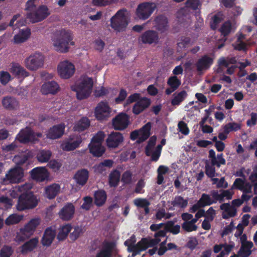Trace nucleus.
I'll use <instances>...</instances> for the list:
<instances>
[{
  "label": "nucleus",
  "mask_w": 257,
  "mask_h": 257,
  "mask_svg": "<svg viewBox=\"0 0 257 257\" xmlns=\"http://www.w3.org/2000/svg\"><path fill=\"white\" fill-rule=\"evenodd\" d=\"M180 229L179 225H175L172 221H169L165 225V230H161L156 233L155 238L153 239H142L140 241L136 244V240L134 236H132L126 240L124 244L127 246L128 251L132 252V256H135L141 251L145 250L149 247L153 246L158 244L161 241L160 237H164L167 231L176 234Z\"/></svg>",
  "instance_id": "f257e3e1"
},
{
  "label": "nucleus",
  "mask_w": 257,
  "mask_h": 257,
  "mask_svg": "<svg viewBox=\"0 0 257 257\" xmlns=\"http://www.w3.org/2000/svg\"><path fill=\"white\" fill-rule=\"evenodd\" d=\"M51 42L54 49L58 52L62 53L68 52L70 46L75 44L71 31L63 29L57 30L53 34Z\"/></svg>",
  "instance_id": "f03ea898"
},
{
  "label": "nucleus",
  "mask_w": 257,
  "mask_h": 257,
  "mask_svg": "<svg viewBox=\"0 0 257 257\" xmlns=\"http://www.w3.org/2000/svg\"><path fill=\"white\" fill-rule=\"evenodd\" d=\"M94 80L87 76L80 77L75 84L71 86V90L76 92L78 99L83 100L87 98L92 91Z\"/></svg>",
  "instance_id": "7ed1b4c3"
},
{
  "label": "nucleus",
  "mask_w": 257,
  "mask_h": 257,
  "mask_svg": "<svg viewBox=\"0 0 257 257\" xmlns=\"http://www.w3.org/2000/svg\"><path fill=\"white\" fill-rule=\"evenodd\" d=\"M42 223L41 219L39 217L31 218L17 233L16 240L23 241L29 238L36 231Z\"/></svg>",
  "instance_id": "20e7f679"
},
{
  "label": "nucleus",
  "mask_w": 257,
  "mask_h": 257,
  "mask_svg": "<svg viewBox=\"0 0 257 257\" xmlns=\"http://www.w3.org/2000/svg\"><path fill=\"white\" fill-rule=\"evenodd\" d=\"M39 199L32 192L28 190L24 193L19 198L16 207L19 211L31 209L36 207Z\"/></svg>",
  "instance_id": "39448f33"
},
{
  "label": "nucleus",
  "mask_w": 257,
  "mask_h": 257,
  "mask_svg": "<svg viewBox=\"0 0 257 257\" xmlns=\"http://www.w3.org/2000/svg\"><path fill=\"white\" fill-rule=\"evenodd\" d=\"M131 15L125 10L118 11L111 19V27L117 32L125 30L128 25Z\"/></svg>",
  "instance_id": "423d86ee"
},
{
  "label": "nucleus",
  "mask_w": 257,
  "mask_h": 257,
  "mask_svg": "<svg viewBox=\"0 0 257 257\" xmlns=\"http://www.w3.org/2000/svg\"><path fill=\"white\" fill-rule=\"evenodd\" d=\"M104 137V133L99 132L92 138L88 147L90 153L94 156L100 157L104 153L105 148L102 145Z\"/></svg>",
  "instance_id": "0eeeda50"
},
{
  "label": "nucleus",
  "mask_w": 257,
  "mask_h": 257,
  "mask_svg": "<svg viewBox=\"0 0 257 257\" xmlns=\"http://www.w3.org/2000/svg\"><path fill=\"white\" fill-rule=\"evenodd\" d=\"M57 70L58 74L61 78L68 79L74 75L76 69L71 61L65 59L58 63Z\"/></svg>",
  "instance_id": "6e6552de"
},
{
  "label": "nucleus",
  "mask_w": 257,
  "mask_h": 257,
  "mask_svg": "<svg viewBox=\"0 0 257 257\" xmlns=\"http://www.w3.org/2000/svg\"><path fill=\"white\" fill-rule=\"evenodd\" d=\"M157 8L155 3L144 2L139 4L136 10L135 15L137 19L145 20L148 19Z\"/></svg>",
  "instance_id": "1a4fd4ad"
},
{
  "label": "nucleus",
  "mask_w": 257,
  "mask_h": 257,
  "mask_svg": "<svg viewBox=\"0 0 257 257\" xmlns=\"http://www.w3.org/2000/svg\"><path fill=\"white\" fill-rule=\"evenodd\" d=\"M24 171L21 167H18L10 169L2 179V183H19L23 181Z\"/></svg>",
  "instance_id": "9d476101"
},
{
  "label": "nucleus",
  "mask_w": 257,
  "mask_h": 257,
  "mask_svg": "<svg viewBox=\"0 0 257 257\" xmlns=\"http://www.w3.org/2000/svg\"><path fill=\"white\" fill-rule=\"evenodd\" d=\"M44 56L41 53L36 52L30 55L25 60L27 68L31 70H36L44 65Z\"/></svg>",
  "instance_id": "9b49d317"
},
{
  "label": "nucleus",
  "mask_w": 257,
  "mask_h": 257,
  "mask_svg": "<svg viewBox=\"0 0 257 257\" xmlns=\"http://www.w3.org/2000/svg\"><path fill=\"white\" fill-rule=\"evenodd\" d=\"M42 137L40 133H34L30 128L26 127L21 131L16 139L21 143L34 142Z\"/></svg>",
  "instance_id": "f8f14e48"
},
{
  "label": "nucleus",
  "mask_w": 257,
  "mask_h": 257,
  "mask_svg": "<svg viewBox=\"0 0 257 257\" xmlns=\"http://www.w3.org/2000/svg\"><path fill=\"white\" fill-rule=\"evenodd\" d=\"M138 41L142 44L157 45L159 43L160 38L157 31L148 30L139 37Z\"/></svg>",
  "instance_id": "ddd939ff"
},
{
  "label": "nucleus",
  "mask_w": 257,
  "mask_h": 257,
  "mask_svg": "<svg viewBox=\"0 0 257 257\" xmlns=\"http://www.w3.org/2000/svg\"><path fill=\"white\" fill-rule=\"evenodd\" d=\"M82 142V140L80 136L72 135L62 143L61 148L64 151H72L78 148Z\"/></svg>",
  "instance_id": "4468645a"
},
{
  "label": "nucleus",
  "mask_w": 257,
  "mask_h": 257,
  "mask_svg": "<svg viewBox=\"0 0 257 257\" xmlns=\"http://www.w3.org/2000/svg\"><path fill=\"white\" fill-rule=\"evenodd\" d=\"M111 111L107 102L101 101L95 108L94 115L98 120H104L110 116Z\"/></svg>",
  "instance_id": "2eb2a0df"
},
{
  "label": "nucleus",
  "mask_w": 257,
  "mask_h": 257,
  "mask_svg": "<svg viewBox=\"0 0 257 257\" xmlns=\"http://www.w3.org/2000/svg\"><path fill=\"white\" fill-rule=\"evenodd\" d=\"M151 122H148L139 130H135L131 134V139L135 140L138 139L140 142L147 140L151 135Z\"/></svg>",
  "instance_id": "dca6fc26"
},
{
  "label": "nucleus",
  "mask_w": 257,
  "mask_h": 257,
  "mask_svg": "<svg viewBox=\"0 0 257 257\" xmlns=\"http://www.w3.org/2000/svg\"><path fill=\"white\" fill-rule=\"evenodd\" d=\"M130 123V117L124 113H120L112 119V125L115 130H123Z\"/></svg>",
  "instance_id": "f3484780"
},
{
  "label": "nucleus",
  "mask_w": 257,
  "mask_h": 257,
  "mask_svg": "<svg viewBox=\"0 0 257 257\" xmlns=\"http://www.w3.org/2000/svg\"><path fill=\"white\" fill-rule=\"evenodd\" d=\"M50 14L48 8L43 6L40 7L35 13L28 14L27 18L32 23H36L42 21Z\"/></svg>",
  "instance_id": "a211bd4d"
},
{
  "label": "nucleus",
  "mask_w": 257,
  "mask_h": 257,
  "mask_svg": "<svg viewBox=\"0 0 257 257\" xmlns=\"http://www.w3.org/2000/svg\"><path fill=\"white\" fill-rule=\"evenodd\" d=\"M181 216L184 220L182 225L183 230L187 232H191L197 230V226L195 224L197 219H194L192 214L184 213L182 214Z\"/></svg>",
  "instance_id": "6ab92c4d"
},
{
  "label": "nucleus",
  "mask_w": 257,
  "mask_h": 257,
  "mask_svg": "<svg viewBox=\"0 0 257 257\" xmlns=\"http://www.w3.org/2000/svg\"><path fill=\"white\" fill-rule=\"evenodd\" d=\"M31 177L38 182L47 180L49 178V173L44 167H36L31 171Z\"/></svg>",
  "instance_id": "aec40b11"
},
{
  "label": "nucleus",
  "mask_w": 257,
  "mask_h": 257,
  "mask_svg": "<svg viewBox=\"0 0 257 257\" xmlns=\"http://www.w3.org/2000/svg\"><path fill=\"white\" fill-rule=\"evenodd\" d=\"M122 135L118 132L111 133L106 139L107 146L110 149L117 148L123 142Z\"/></svg>",
  "instance_id": "412c9836"
},
{
  "label": "nucleus",
  "mask_w": 257,
  "mask_h": 257,
  "mask_svg": "<svg viewBox=\"0 0 257 257\" xmlns=\"http://www.w3.org/2000/svg\"><path fill=\"white\" fill-rule=\"evenodd\" d=\"M65 128V125L64 123L54 125L48 131L47 137L52 140L59 139L64 135Z\"/></svg>",
  "instance_id": "4be33fe9"
},
{
  "label": "nucleus",
  "mask_w": 257,
  "mask_h": 257,
  "mask_svg": "<svg viewBox=\"0 0 257 257\" xmlns=\"http://www.w3.org/2000/svg\"><path fill=\"white\" fill-rule=\"evenodd\" d=\"M241 247L238 251L240 257H248L251 253L250 249L253 246L251 242L246 241V235L243 234L240 237Z\"/></svg>",
  "instance_id": "5701e85b"
},
{
  "label": "nucleus",
  "mask_w": 257,
  "mask_h": 257,
  "mask_svg": "<svg viewBox=\"0 0 257 257\" xmlns=\"http://www.w3.org/2000/svg\"><path fill=\"white\" fill-rule=\"evenodd\" d=\"M32 187L33 184L31 183H26L22 185L16 186L10 190V195L13 198H16L19 196L20 197L24 193L30 190Z\"/></svg>",
  "instance_id": "b1692460"
},
{
  "label": "nucleus",
  "mask_w": 257,
  "mask_h": 257,
  "mask_svg": "<svg viewBox=\"0 0 257 257\" xmlns=\"http://www.w3.org/2000/svg\"><path fill=\"white\" fill-rule=\"evenodd\" d=\"M154 27L160 33H165L168 29L167 18L164 16L156 17L154 20Z\"/></svg>",
  "instance_id": "393cba45"
},
{
  "label": "nucleus",
  "mask_w": 257,
  "mask_h": 257,
  "mask_svg": "<svg viewBox=\"0 0 257 257\" xmlns=\"http://www.w3.org/2000/svg\"><path fill=\"white\" fill-rule=\"evenodd\" d=\"M74 212V206L71 203H68L61 209L59 217L64 220H69L72 218Z\"/></svg>",
  "instance_id": "a878e982"
},
{
  "label": "nucleus",
  "mask_w": 257,
  "mask_h": 257,
  "mask_svg": "<svg viewBox=\"0 0 257 257\" xmlns=\"http://www.w3.org/2000/svg\"><path fill=\"white\" fill-rule=\"evenodd\" d=\"M150 104V100L146 98L143 97L136 102L133 108V112L137 115L143 111Z\"/></svg>",
  "instance_id": "bb28decb"
},
{
  "label": "nucleus",
  "mask_w": 257,
  "mask_h": 257,
  "mask_svg": "<svg viewBox=\"0 0 257 257\" xmlns=\"http://www.w3.org/2000/svg\"><path fill=\"white\" fill-rule=\"evenodd\" d=\"M39 243L38 237H33L26 241L20 247V251L23 254H26L36 248Z\"/></svg>",
  "instance_id": "cd10ccee"
},
{
  "label": "nucleus",
  "mask_w": 257,
  "mask_h": 257,
  "mask_svg": "<svg viewBox=\"0 0 257 257\" xmlns=\"http://www.w3.org/2000/svg\"><path fill=\"white\" fill-rule=\"evenodd\" d=\"M213 59L207 56H204L200 58L196 64L197 70L202 72L208 69L212 64Z\"/></svg>",
  "instance_id": "c85d7f7f"
},
{
  "label": "nucleus",
  "mask_w": 257,
  "mask_h": 257,
  "mask_svg": "<svg viewBox=\"0 0 257 257\" xmlns=\"http://www.w3.org/2000/svg\"><path fill=\"white\" fill-rule=\"evenodd\" d=\"M222 217L228 219L235 216L236 214V209L229 203H223L220 205Z\"/></svg>",
  "instance_id": "c756f323"
},
{
  "label": "nucleus",
  "mask_w": 257,
  "mask_h": 257,
  "mask_svg": "<svg viewBox=\"0 0 257 257\" xmlns=\"http://www.w3.org/2000/svg\"><path fill=\"white\" fill-rule=\"evenodd\" d=\"M89 176V172L86 169L78 170L75 174L74 179L79 185L83 186L87 182Z\"/></svg>",
  "instance_id": "7c9ffc66"
},
{
  "label": "nucleus",
  "mask_w": 257,
  "mask_h": 257,
  "mask_svg": "<svg viewBox=\"0 0 257 257\" xmlns=\"http://www.w3.org/2000/svg\"><path fill=\"white\" fill-rule=\"evenodd\" d=\"M234 246V244H216L213 247V251L215 253H218L221 250L217 257H226Z\"/></svg>",
  "instance_id": "2f4dec72"
},
{
  "label": "nucleus",
  "mask_w": 257,
  "mask_h": 257,
  "mask_svg": "<svg viewBox=\"0 0 257 257\" xmlns=\"http://www.w3.org/2000/svg\"><path fill=\"white\" fill-rule=\"evenodd\" d=\"M59 90V86L55 81H49L45 83L42 86L41 91L43 94H54Z\"/></svg>",
  "instance_id": "473e14b6"
},
{
  "label": "nucleus",
  "mask_w": 257,
  "mask_h": 257,
  "mask_svg": "<svg viewBox=\"0 0 257 257\" xmlns=\"http://www.w3.org/2000/svg\"><path fill=\"white\" fill-rule=\"evenodd\" d=\"M233 188H237L243 193H250L251 191V186L246 183L243 178H237L232 186Z\"/></svg>",
  "instance_id": "72a5a7b5"
},
{
  "label": "nucleus",
  "mask_w": 257,
  "mask_h": 257,
  "mask_svg": "<svg viewBox=\"0 0 257 257\" xmlns=\"http://www.w3.org/2000/svg\"><path fill=\"white\" fill-rule=\"evenodd\" d=\"M61 187L58 184H53L45 188V196L49 199H53L60 192Z\"/></svg>",
  "instance_id": "f704fd0d"
},
{
  "label": "nucleus",
  "mask_w": 257,
  "mask_h": 257,
  "mask_svg": "<svg viewBox=\"0 0 257 257\" xmlns=\"http://www.w3.org/2000/svg\"><path fill=\"white\" fill-rule=\"evenodd\" d=\"M56 236L55 231L51 228L46 229L42 239V243L44 246H49L52 243Z\"/></svg>",
  "instance_id": "c9c22d12"
},
{
  "label": "nucleus",
  "mask_w": 257,
  "mask_h": 257,
  "mask_svg": "<svg viewBox=\"0 0 257 257\" xmlns=\"http://www.w3.org/2000/svg\"><path fill=\"white\" fill-rule=\"evenodd\" d=\"M31 35L30 30L28 28L21 29L19 33L15 35L14 38V42L19 44L25 42L28 39Z\"/></svg>",
  "instance_id": "e433bc0d"
},
{
  "label": "nucleus",
  "mask_w": 257,
  "mask_h": 257,
  "mask_svg": "<svg viewBox=\"0 0 257 257\" xmlns=\"http://www.w3.org/2000/svg\"><path fill=\"white\" fill-rule=\"evenodd\" d=\"M209 158L213 166L216 165L219 167L220 165L225 164V160L223 158L222 154L216 156L215 152L213 150H210L209 151Z\"/></svg>",
  "instance_id": "4c0bfd02"
},
{
  "label": "nucleus",
  "mask_w": 257,
  "mask_h": 257,
  "mask_svg": "<svg viewBox=\"0 0 257 257\" xmlns=\"http://www.w3.org/2000/svg\"><path fill=\"white\" fill-rule=\"evenodd\" d=\"M89 125V120L84 117L75 122L73 129L75 132H81L87 129Z\"/></svg>",
  "instance_id": "58836bf2"
},
{
  "label": "nucleus",
  "mask_w": 257,
  "mask_h": 257,
  "mask_svg": "<svg viewBox=\"0 0 257 257\" xmlns=\"http://www.w3.org/2000/svg\"><path fill=\"white\" fill-rule=\"evenodd\" d=\"M233 192L232 190H221L219 192H213V196L220 201L231 199Z\"/></svg>",
  "instance_id": "ea45409f"
},
{
  "label": "nucleus",
  "mask_w": 257,
  "mask_h": 257,
  "mask_svg": "<svg viewBox=\"0 0 257 257\" xmlns=\"http://www.w3.org/2000/svg\"><path fill=\"white\" fill-rule=\"evenodd\" d=\"M107 195L104 190H98L94 194V202L98 206L103 205L106 200Z\"/></svg>",
  "instance_id": "a19ab883"
},
{
  "label": "nucleus",
  "mask_w": 257,
  "mask_h": 257,
  "mask_svg": "<svg viewBox=\"0 0 257 257\" xmlns=\"http://www.w3.org/2000/svg\"><path fill=\"white\" fill-rule=\"evenodd\" d=\"M166 239L162 241L159 246V248L157 247H154L152 249L148 250V252L150 255H153L155 253H157L159 255H163L167 250V248L166 245Z\"/></svg>",
  "instance_id": "79ce46f5"
},
{
  "label": "nucleus",
  "mask_w": 257,
  "mask_h": 257,
  "mask_svg": "<svg viewBox=\"0 0 257 257\" xmlns=\"http://www.w3.org/2000/svg\"><path fill=\"white\" fill-rule=\"evenodd\" d=\"M3 106L9 109H14L18 106V101L14 98L6 97L2 100Z\"/></svg>",
  "instance_id": "37998d69"
},
{
  "label": "nucleus",
  "mask_w": 257,
  "mask_h": 257,
  "mask_svg": "<svg viewBox=\"0 0 257 257\" xmlns=\"http://www.w3.org/2000/svg\"><path fill=\"white\" fill-rule=\"evenodd\" d=\"M33 156V153L28 151L16 156L14 158V161L16 164L21 165L24 163L29 158L32 157Z\"/></svg>",
  "instance_id": "c03bdc74"
},
{
  "label": "nucleus",
  "mask_w": 257,
  "mask_h": 257,
  "mask_svg": "<svg viewBox=\"0 0 257 257\" xmlns=\"http://www.w3.org/2000/svg\"><path fill=\"white\" fill-rule=\"evenodd\" d=\"M120 173L117 170L112 171L109 175V184L111 187L117 186L120 180Z\"/></svg>",
  "instance_id": "a18cd8bd"
},
{
  "label": "nucleus",
  "mask_w": 257,
  "mask_h": 257,
  "mask_svg": "<svg viewBox=\"0 0 257 257\" xmlns=\"http://www.w3.org/2000/svg\"><path fill=\"white\" fill-rule=\"evenodd\" d=\"M52 156V153L49 150H41L37 155L38 161L40 163H46L49 161Z\"/></svg>",
  "instance_id": "49530a36"
},
{
  "label": "nucleus",
  "mask_w": 257,
  "mask_h": 257,
  "mask_svg": "<svg viewBox=\"0 0 257 257\" xmlns=\"http://www.w3.org/2000/svg\"><path fill=\"white\" fill-rule=\"evenodd\" d=\"M26 21L20 15L14 16L11 20L9 25L11 27L16 26L17 28L25 25Z\"/></svg>",
  "instance_id": "de8ad7c7"
},
{
  "label": "nucleus",
  "mask_w": 257,
  "mask_h": 257,
  "mask_svg": "<svg viewBox=\"0 0 257 257\" xmlns=\"http://www.w3.org/2000/svg\"><path fill=\"white\" fill-rule=\"evenodd\" d=\"M24 216L17 214L10 215L5 220V223L8 225L17 224L23 220Z\"/></svg>",
  "instance_id": "09e8293b"
},
{
  "label": "nucleus",
  "mask_w": 257,
  "mask_h": 257,
  "mask_svg": "<svg viewBox=\"0 0 257 257\" xmlns=\"http://www.w3.org/2000/svg\"><path fill=\"white\" fill-rule=\"evenodd\" d=\"M72 226L70 224H66L60 227L57 238L59 240L65 239L70 232Z\"/></svg>",
  "instance_id": "8fccbe9b"
},
{
  "label": "nucleus",
  "mask_w": 257,
  "mask_h": 257,
  "mask_svg": "<svg viewBox=\"0 0 257 257\" xmlns=\"http://www.w3.org/2000/svg\"><path fill=\"white\" fill-rule=\"evenodd\" d=\"M187 96V92L184 91H181L179 93H175L174 94V97L172 100V104L173 105H179L184 100Z\"/></svg>",
  "instance_id": "3c124183"
},
{
  "label": "nucleus",
  "mask_w": 257,
  "mask_h": 257,
  "mask_svg": "<svg viewBox=\"0 0 257 257\" xmlns=\"http://www.w3.org/2000/svg\"><path fill=\"white\" fill-rule=\"evenodd\" d=\"M112 247L113 245L111 243H107L105 244L96 257H110Z\"/></svg>",
  "instance_id": "603ef678"
},
{
  "label": "nucleus",
  "mask_w": 257,
  "mask_h": 257,
  "mask_svg": "<svg viewBox=\"0 0 257 257\" xmlns=\"http://www.w3.org/2000/svg\"><path fill=\"white\" fill-rule=\"evenodd\" d=\"M173 207L175 208H183L185 207L187 205V201L184 199L181 196H177L172 202Z\"/></svg>",
  "instance_id": "864d4df0"
},
{
  "label": "nucleus",
  "mask_w": 257,
  "mask_h": 257,
  "mask_svg": "<svg viewBox=\"0 0 257 257\" xmlns=\"http://www.w3.org/2000/svg\"><path fill=\"white\" fill-rule=\"evenodd\" d=\"M11 72L14 75L20 77L28 76V73L25 71V70L17 64L13 66L11 68Z\"/></svg>",
  "instance_id": "5fc2aeb1"
},
{
  "label": "nucleus",
  "mask_w": 257,
  "mask_h": 257,
  "mask_svg": "<svg viewBox=\"0 0 257 257\" xmlns=\"http://www.w3.org/2000/svg\"><path fill=\"white\" fill-rule=\"evenodd\" d=\"M244 37V35L242 34L238 36L236 42L233 44L234 49L238 50H244L246 49V45L242 41Z\"/></svg>",
  "instance_id": "6e6d98bb"
},
{
  "label": "nucleus",
  "mask_w": 257,
  "mask_h": 257,
  "mask_svg": "<svg viewBox=\"0 0 257 257\" xmlns=\"http://www.w3.org/2000/svg\"><path fill=\"white\" fill-rule=\"evenodd\" d=\"M240 128V124L237 123H228L223 127V131L226 134H228L231 131H236Z\"/></svg>",
  "instance_id": "4d7b16f0"
},
{
  "label": "nucleus",
  "mask_w": 257,
  "mask_h": 257,
  "mask_svg": "<svg viewBox=\"0 0 257 257\" xmlns=\"http://www.w3.org/2000/svg\"><path fill=\"white\" fill-rule=\"evenodd\" d=\"M167 83L172 89L175 90L181 84V81L177 78L176 76H172L168 80Z\"/></svg>",
  "instance_id": "13d9d810"
},
{
  "label": "nucleus",
  "mask_w": 257,
  "mask_h": 257,
  "mask_svg": "<svg viewBox=\"0 0 257 257\" xmlns=\"http://www.w3.org/2000/svg\"><path fill=\"white\" fill-rule=\"evenodd\" d=\"M134 203L138 207L141 208L149 206L150 205V202L147 199L141 198L134 199Z\"/></svg>",
  "instance_id": "bf43d9fd"
},
{
  "label": "nucleus",
  "mask_w": 257,
  "mask_h": 257,
  "mask_svg": "<svg viewBox=\"0 0 257 257\" xmlns=\"http://www.w3.org/2000/svg\"><path fill=\"white\" fill-rule=\"evenodd\" d=\"M236 62L234 58H221L218 61L219 66L229 67L230 64H234Z\"/></svg>",
  "instance_id": "052dcab7"
},
{
  "label": "nucleus",
  "mask_w": 257,
  "mask_h": 257,
  "mask_svg": "<svg viewBox=\"0 0 257 257\" xmlns=\"http://www.w3.org/2000/svg\"><path fill=\"white\" fill-rule=\"evenodd\" d=\"M82 228L79 226L74 227L73 231L70 234V238L72 240H76L82 233Z\"/></svg>",
  "instance_id": "680f3d73"
},
{
  "label": "nucleus",
  "mask_w": 257,
  "mask_h": 257,
  "mask_svg": "<svg viewBox=\"0 0 257 257\" xmlns=\"http://www.w3.org/2000/svg\"><path fill=\"white\" fill-rule=\"evenodd\" d=\"M199 204H200L202 207L209 205L212 203L213 201L210 197L206 194H203L201 198L198 201Z\"/></svg>",
  "instance_id": "e2e57ef3"
},
{
  "label": "nucleus",
  "mask_w": 257,
  "mask_h": 257,
  "mask_svg": "<svg viewBox=\"0 0 257 257\" xmlns=\"http://www.w3.org/2000/svg\"><path fill=\"white\" fill-rule=\"evenodd\" d=\"M223 19L222 15L218 14L214 16L212 18L211 22H210V26L212 29H215L218 24H219Z\"/></svg>",
  "instance_id": "0e129e2a"
},
{
  "label": "nucleus",
  "mask_w": 257,
  "mask_h": 257,
  "mask_svg": "<svg viewBox=\"0 0 257 257\" xmlns=\"http://www.w3.org/2000/svg\"><path fill=\"white\" fill-rule=\"evenodd\" d=\"M13 249L11 247L9 246H4L2 247L0 251L1 257H10L13 253Z\"/></svg>",
  "instance_id": "69168bd1"
},
{
  "label": "nucleus",
  "mask_w": 257,
  "mask_h": 257,
  "mask_svg": "<svg viewBox=\"0 0 257 257\" xmlns=\"http://www.w3.org/2000/svg\"><path fill=\"white\" fill-rule=\"evenodd\" d=\"M233 29L230 22H226L223 24L220 29V32L224 36L228 35Z\"/></svg>",
  "instance_id": "338daca9"
},
{
  "label": "nucleus",
  "mask_w": 257,
  "mask_h": 257,
  "mask_svg": "<svg viewBox=\"0 0 257 257\" xmlns=\"http://www.w3.org/2000/svg\"><path fill=\"white\" fill-rule=\"evenodd\" d=\"M179 131L184 135H188L189 133V129L186 123L182 121L179 122L178 124Z\"/></svg>",
  "instance_id": "774afa93"
}]
</instances>
